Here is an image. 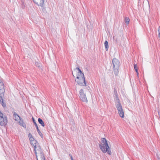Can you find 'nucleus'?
Listing matches in <instances>:
<instances>
[{"label": "nucleus", "mask_w": 160, "mask_h": 160, "mask_svg": "<svg viewBox=\"0 0 160 160\" xmlns=\"http://www.w3.org/2000/svg\"><path fill=\"white\" fill-rule=\"evenodd\" d=\"M101 142L99 147L102 152L104 153L107 152L108 154L111 155L112 152L107 140L105 138H102Z\"/></svg>", "instance_id": "nucleus-1"}, {"label": "nucleus", "mask_w": 160, "mask_h": 160, "mask_svg": "<svg viewBox=\"0 0 160 160\" xmlns=\"http://www.w3.org/2000/svg\"><path fill=\"white\" fill-rule=\"evenodd\" d=\"M112 63L114 73L117 76L119 72L120 65V62L118 59L114 58L112 60Z\"/></svg>", "instance_id": "nucleus-2"}, {"label": "nucleus", "mask_w": 160, "mask_h": 160, "mask_svg": "<svg viewBox=\"0 0 160 160\" xmlns=\"http://www.w3.org/2000/svg\"><path fill=\"white\" fill-rule=\"evenodd\" d=\"M5 91L4 88H0V103L4 108H6V104L3 99Z\"/></svg>", "instance_id": "nucleus-3"}, {"label": "nucleus", "mask_w": 160, "mask_h": 160, "mask_svg": "<svg viewBox=\"0 0 160 160\" xmlns=\"http://www.w3.org/2000/svg\"><path fill=\"white\" fill-rule=\"evenodd\" d=\"M7 123V120L5 115L2 112L0 113V125L2 126H4Z\"/></svg>", "instance_id": "nucleus-4"}, {"label": "nucleus", "mask_w": 160, "mask_h": 160, "mask_svg": "<svg viewBox=\"0 0 160 160\" xmlns=\"http://www.w3.org/2000/svg\"><path fill=\"white\" fill-rule=\"evenodd\" d=\"M83 78V77H82V78H80V77H79L78 76H77L76 78L78 80H75L78 84L81 86H86V83L85 80V77H84V79Z\"/></svg>", "instance_id": "nucleus-5"}, {"label": "nucleus", "mask_w": 160, "mask_h": 160, "mask_svg": "<svg viewBox=\"0 0 160 160\" xmlns=\"http://www.w3.org/2000/svg\"><path fill=\"white\" fill-rule=\"evenodd\" d=\"M116 104V107L118 111V113L119 116L122 118H123L124 117V112L121 104Z\"/></svg>", "instance_id": "nucleus-6"}, {"label": "nucleus", "mask_w": 160, "mask_h": 160, "mask_svg": "<svg viewBox=\"0 0 160 160\" xmlns=\"http://www.w3.org/2000/svg\"><path fill=\"white\" fill-rule=\"evenodd\" d=\"M79 97L81 100L82 101L87 102L88 100L85 94L84 93V91L83 89H81L79 91Z\"/></svg>", "instance_id": "nucleus-7"}, {"label": "nucleus", "mask_w": 160, "mask_h": 160, "mask_svg": "<svg viewBox=\"0 0 160 160\" xmlns=\"http://www.w3.org/2000/svg\"><path fill=\"white\" fill-rule=\"evenodd\" d=\"M32 119L33 122L34 123V125H35V126L36 127L37 131L38 134L42 138H43V134H42V132H41V131L39 130L38 127V126L37 123H36V122L35 121V119H34V118H33V117H32Z\"/></svg>", "instance_id": "nucleus-8"}, {"label": "nucleus", "mask_w": 160, "mask_h": 160, "mask_svg": "<svg viewBox=\"0 0 160 160\" xmlns=\"http://www.w3.org/2000/svg\"><path fill=\"white\" fill-rule=\"evenodd\" d=\"M114 97H115L116 104L121 103L116 89L114 88Z\"/></svg>", "instance_id": "nucleus-9"}, {"label": "nucleus", "mask_w": 160, "mask_h": 160, "mask_svg": "<svg viewBox=\"0 0 160 160\" xmlns=\"http://www.w3.org/2000/svg\"><path fill=\"white\" fill-rule=\"evenodd\" d=\"M37 142V141L36 140H34L32 142H31L30 143L34 147V151L35 154L37 158V152H36V143Z\"/></svg>", "instance_id": "nucleus-10"}, {"label": "nucleus", "mask_w": 160, "mask_h": 160, "mask_svg": "<svg viewBox=\"0 0 160 160\" xmlns=\"http://www.w3.org/2000/svg\"><path fill=\"white\" fill-rule=\"evenodd\" d=\"M13 116L15 118V120L18 121V119H19V120H21V118L16 112L13 113Z\"/></svg>", "instance_id": "nucleus-11"}, {"label": "nucleus", "mask_w": 160, "mask_h": 160, "mask_svg": "<svg viewBox=\"0 0 160 160\" xmlns=\"http://www.w3.org/2000/svg\"><path fill=\"white\" fill-rule=\"evenodd\" d=\"M19 123L20 125L23 127L24 128H26V124L24 122L23 120H22V119H21V120H20V121L19 122Z\"/></svg>", "instance_id": "nucleus-12"}, {"label": "nucleus", "mask_w": 160, "mask_h": 160, "mask_svg": "<svg viewBox=\"0 0 160 160\" xmlns=\"http://www.w3.org/2000/svg\"><path fill=\"white\" fill-rule=\"evenodd\" d=\"M76 69L78 70V72L77 73V74L79 75V73H80L82 75V76L83 77V78L84 79V76L83 73L82 72L81 70L78 67L76 68L75 69V70Z\"/></svg>", "instance_id": "nucleus-13"}, {"label": "nucleus", "mask_w": 160, "mask_h": 160, "mask_svg": "<svg viewBox=\"0 0 160 160\" xmlns=\"http://www.w3.org/2000/svg\"><path fill=\"white\" fill-rule=\"evenodd\" d=\"M38 121L39 123L43 127L45 126V124L42 119L39 118H38Z\"/></svg>", "instance_id": "nucleus-14"}, {"label": "nucleus", "mask_w": 160, "mask_h": 160, "mask_svg": "<svg viewBox=\"0 0 160 160\" xmlns=\"http://www.w3.org/2000/svg\"><path fill=\"white\" fill-rule=\"evenodd\" d=\"M36 151H38L40 153L43 152L42 150L39 145L36 146Z\"/></svg>", "instance_id": "nucleus-15"}, {"label": "nucleus", "mask_w": 160, "mask_h": 160, "mask_svg": "<svg viewBox=\"0 0 160 160\" xmlns=\"http://www.w3.org/2000/svg\"><path fill=\"white\" fill-rule=\"evenodd\" d=\"M104 45L105 47L106 51H108L109 47H108V42L107 41H106L104 42Z\"/></svg>", "instance_id": "nucleus-16"}, {"label": "nucleus", "mask_w": 160, "mask_h": 160, "mask_svg": "<svg viewBox=\"0 0 160 160\" xmlns=\"http://www.w3.org/2000/svg\"><path fill=\"white\" fill-rule=\"evenodd\" d=\"M130 19L128 18H125L124 19L125 22L126 24H128L129 23Z\"/></svg>", "instance_id": "nucleus-17"}, {"label": "nucleus", "mask_w": 160, "mask_h": 160, "mask_svg": "<svg viewBox=\"0 0 160 160\" xmlns=\"http://www.w3.org/2000/svg\"><path fill=\"white\" fill-rule=\"evenodd\" d=\"M40 157L41 160H45V157L44 156L43 152L40 153Z\"/></svg>", "instance_id": "nucleus-18"}, {"label": "nucleus", "mask_w": 160, "mask_h": 160, "mask_svg": "<svg viewBox=\"0 0 160 160\" xmlns=\"http://www.w3.org/2000/svg\"><path fill=\"white\" fill-rule=\"evenodd\" d=\"M146 3L147 5L149 7V2L148 1L146 0V1H145L143 2V7L144 5Z\"/></svg>", "instance_id": "nucleus-19"}, {"label": "nucleus", "mask_w": 160, "mask_h": 160, "mask_svg": "<svg viewBox=\"0 0 160 160\" xmlns=\"http://www.w3.org/2000/svg\"><path fill=\"white\" fill-rule=\"evenodd\" d=\"M44 2V0H40V6H42L43 4V2Z\"/></svg>", "instance_id": "nucleus-20"}, {"label": "nucleus", "mask_w": 160, "mask_h": 160, "mask_svg": "<svg viewBox=\"0 0 160 160\" xmlns=\"http://www.w3.org/2000/svg\"><path fill=\"white\" fill-rule=\"evenodd\" d=\"M42 8V11L44 13H46L47 12L46 10L44 8V2H43V4L42 6H41Z\"/></svg>", "instance_id": "nucleus-21"}, {"label": "nucleus", "mask_w": 160, "mask_h": 160, "mask_svg": "<svg viewBox=\"0 0 160 160\" xmlns=\"http://www.w3.org/2000/svg\"><path fill=\"white\" fill-rule=\"evenodd\" d=\"M4 88V84L3 82L0 80V88Z\"/></svg>", "instance_id": "nucleus-22"}, {"label": "nucleus", "mask_w": 160, "mask_h": 160, "mask_svg": "<svg viewBox=\"0 0 160 160\" xmlns=\"http://www.w3.org/2000/svg\"><path fill=\"white\" fill-rule=\"evenodd\" d=\"M134 67L135 71H137V70H138V68L137 66V64H134Z\"/></svg>", "instance_id": "nucleus-23"}, {"label": "nucleus", "mask_w": 160, "mask_h": 160, "mask_svg": "<svg viewBox=\"0 0 160 160\" xmlns=\"http://www.w3.org/2000/svg\"><path fill=\"white\" fill-rule=\"evenodd\" d=\"M30 141V142H32L34 140H35L33 137H32L31 138L29 139Z\"/></svg>", "instance_id": "nucleus-24"}, {"label": "nucleus", "mask_w": 160, "mask_h": 160, "mask_svg": "<svg viewBox=\"0 0 160 160\" xmlns=\"http://www.w3.org/2000/svg\"><path fill=\"white\" fill-rule=\"evenodd\" d=\"M28 137L29 139L33 137L32 136V134L31 133H29L28 134Z\"/></svg>", "instance_id": "nucleus-25"}, {"label": "nucleus", "mask_w": 160, "mask_h": 160, "mask_svg": "<svg viewBox=\"0 0 160 160\" xmlns=\"http://www.w3.org/2000/svg\"><path fill=\"white\" fill-rule=\"evenodd\" d=\"M32 1L36 4H37L38 6L40 5V4H39L38 2H36L35 0H32Z\"/></svg>", "instance_id": "nucleus-26"}, {"label": "nucleus", "mask_w": 160, "mask_h": 160, "mask_svg": "<svg viewBox=\"0 0 160 160\" xmlns=\"http://www.w3.org/2000/svg\"><path fill=\"white\" fill-rule=\"evenodd\" d=\"M158 31L159 32V36L160 35V26H159L158 29Z\"/></svg>", "instance_id": "nucleus-27"}, {"label": "nucleus", "mask_w": 160, "mask_h": 160, "mask_svg": "<svg viewBox=\"0 0 160 160\" xmlns=\"http://www.w3.org/2000/svg\"><path fill=\"white\" fill-rule=\"evenodd\" d=\"M69 156L70 157L71 160H74L73 158L72 157V155L71 154H69Z\"/></svg>", "instance_id": "nucleus-28"}, {"label": "nucleus", "mask_w": 160, "mask_h": 160, "mask_svg": "<svg viewBox=\"0 0 160 160\" xmlns=\"http://www.w3.org/2000/svg\"><path fill=\"white\" fill-rule=\"evenodd\" d=\"M77 76H78L79 77H80V78H82V75L80 73H79V75L77 74Z\"/></svg>", "instance_id": "nucleus-29"}, {"label": "nucleus", "mask_w": 160, "mask_h": 160, "mask_svg": "<svg viewBox=\"0 0 160 160\" xmlns=\"http://www.w3.org/2000/svg\"><path fill=\"white\" fill-rule=\"evenodd\" d=\"M157 157L158 158V159H159V160H160V156H159V155H157Z\"/></svg>", "instance_id": "nucleus-30"}, {"label": "nucleus", "mask_w": 160, "mask_h": 160, "mask_svg": "<svg viewBox=\"0 0 160 160\" xmlns=\"http://www.w3.org/2000/svg\"><path fill=\"white\" fill-rule=\"evenodd\" d=\"M35 64H36V65L37 66H38V67H40L39 65L38 66V62H36V63H35Z\"/></svg>", "instance_id": "nucleus-31"}, {"label": "nucleus", "mask_w": 160, "mask_h": 160, "mask_svg": "<svg viewBox=\"0 0 160 160\" xmlns=\"http://www.w3.org/2000/svg\"><path fill=\"white\" fill-rule=\"evenodd\" d=\"M136 72H137V75L138 76L139 75V73L138 71V70H137V71H136Z\"/></svg>", "instance_id": "nucleus-32"}, {"label": "nucleus", "mask_w": 160, "mask_h": 160, "mask_svg": "<svg viewBox=\"0 0 160 160\" xmlns=\"http://www.w3.org/2000/svg\"><path fill=\"white\" fill-rule=\"evenodd\" d=\"M2 113L0 111V113Z\"/></svg>", "instance_id": "nucleus-33"}]
</instances>
